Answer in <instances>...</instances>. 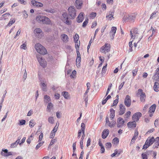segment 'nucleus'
Segmentation results:
<instances>
[{"label": "nucleus", "instance_id": "nucleus-7", "mask_svg": "<svg viewBox=\"0 0 159 159\" xmlns=\"http://www.w3.org/2000/svg\"><path fill=\"white\" fill-rule=\"evenodd\" d=\"M111 48V45L108 43H106L100 49V52L103 53H106L110 51Z\"/></svg>", "mask_w": 159, "mask_h": 159}, {"label": "nucleus", "instance_id": "nucleus-43", "mask_svg": "<svg viewBox=\"0 0 159 159\" xmlns=\"http://www.w3.org/2000/svg\"><path fill=\"white\" fill-rule=\"evenodd\" d=\"M48 122L51 124H53L54 122V120L52 117L50 116L48 118Z\"/></svg>", "mask_w": 159, "mask_h": 159}, {"label": "nucleus", "instance_id": "nucleus-40", "mask_svg": "<svg viewBox=\"0 0 159 159\" xmlns=\"http://www.w3.org/2000/svg\"><path fill=\"white\" fill-rule=\"evenodd\" d=\"M75 6L77 9H80V0H76Z\"/></svg>", "mask_w": 159, "mask_h": 159}, {"label": "nucleus", "instance_id": "nucleus-16", "mask_svg": "<svg viewBox=\"0 0 159 159\" xmlns=\"http://www.w3.org/2000/svg\"><path fill=\"white\" fill-rule=\"evenodd\" d=\"M117 28L116 27H112L111 31L110 32V36L111 39H113L116 33Z\"/></svg>", "mask_w": 159, "mask_h": 159}, {"label": "nucleus", "instance_id": "nucleus-55", "mask_svg": "<svg viewBox=\"0 0 159 159\" xmlns=\"http://www.w3.org/2000/svg\"><path fill=\"white\" fill-rule=\"evenodd\" d=\"M118 99H116V100H115L114 101L113 103L112 104V105L111 106L113 107L114 106H116L118 103Z\"/></svg>", "mask_w": 159, "mask_h": 159}, {"label": "nucleus", "instance_id": "nucleus-8", "mask_svg": "<svg viewBox=\"0 0 159 159\" xmlns=\"http://www.w3.org/2000/svg\"><path fill=\"white\" fill-rule=\"evenodd\" d=\"M81 130H80V136L82 134L81 139V141L80 142V145H83V141L85 137V124L84 123H82L81 125Z\"/></svg>", "mask_w": 159, "mask_h": 159}, {"label": "nucleus", "instance_id": "nucleus-14", "mask_svg": "<svg viewBox=\"0 0 159 159\" xmlns=\"http://www.w3.org/2000/svg\"><path fill=\"white\" fill-rule=\"evenodd\" d=\"M125 121L121 117L118 119L117 121V127L118 128H121L124 126Z\"/></svg>", "mask_w": 159, "mask_h": 159}, {"label": "nucleus", "instance_id": "nucleus-63", "mask_svg": "<svg viewBox=\"0 0 159 159\" xmlns=\"http://www.w3.org/2000/svg\"><path fill=\"white\" fill-rule=\"evenodd\" d=\"M148 105L146 104L144 106V107H143V112H145L146 111L147 109L148 108Z\"/></svg>", "mask_w": 159, "mask_h": 159}, {"label": "nucleus", "instance_id": "nucleus-1", "mask_svg": "<svg viewBox=\"0 0 159 159\" xmlns=\"http://www.w3.org/2000/svg\"><path fill=\"white\" fill-rule=\"evenodd\" d=\"M154 141L155 142L153 146V148H157L158 146L159 145V137H157L156 139H155L154 137H152L151 138L148 137L146 140L143 148L146 149L149 146L152 145Z\"/></svg>", "mask_w": 159, "mask_h": 159}, {"label": "nucleus", "instance_id": "nucleus-48", "mask_svg": "<svg viewBox=\"0 0 159 159\" xmlns=\"http://www.w3.org/2000/svg\"><path fill=\"white\" fill-rule=\"evenodd\" d=\"M96 16V12L92 13L89 16V17L91 19H93Z\"/></svg>", "mask_w": 159, "mask_h": 159}, {"label": "nucleus", "instance_id": "nucleus-25", "mask_svg": "<svg viewBox=\"0 0 159 159\" xmlns=\"http://www.w3.org/2000/svg\"><path fill=\"white\" fill-rule=\"evenodd\" d=\"M61 39L63 42H67L68 41V36L65 34H62L61 35Z\"/></svg>", "mask_w": 159, "mask_h": 159}, {"label": "nucleus", "instance_id": "nucleus-36", "mask_svg": "<svg viewBox=\"0 0 159 159\" xmlns=\"http://www.w3.org/2000/svg\"><path fill=\"white\" fill-rule=\"evenodd\" d=\"M15 22V20L13 19H11L10 21H9L7 25V26H11L12 24H13Z\"/></svg>", "mask_w": 159, "mask_h": 159}, {"label": "nucleus", "instance_id": "nucleus-13", "mask_svg": "<svg viewBox=\"0 0 159 159\" xmlns=\"http://www.w3.org/2000/svg\"><path fill=\"white\" fill-rule=\"evenodd\" d=\"M142 114L140 112L135 113L132 116V119L134 121H137L139 118L141 116Z\"/></svg>", "mask_w": 159, "mask_h": 159}, {"label": "nucleus", "instance_id": "nucleus-18", "mask_svg": "<svg viewBox=\"0 0 159 159\" xmlns=\"http://www.w3.org/2000/svg\"><path fill=\"white\" fill-rule=\"evenodd\" d=\"M126 108L125 106L122 104H120V111L119 112V114L120 115H122L125 112Z\"/></svg>", "mask_w": 159, "mask_h": 159}, {"label": "nucleus", "instance_id": "nucleus-52", "mask_svg": "<svg viewBox=\"0 0 159 159\" xmlns=\"http://www.w3.org/2000/svg\"><path fill=\"white\" fill-rule=\"evenodd\" d=\"M107 65L106 64L105 66H104L102 68V74L105 73L106 70V68L107 66Z\"/></svg>", "mask_w": 159, "mask_h": 159}, {"label": "nucleus", "instance_id": "nucleus-15", "mask_svg": "<svg viewBox=\"0 0 159 159\" xmlns=\"http://www.w3.org/2000/svg\"><path fill=\"white\" fill-rule=\"evenodd\" d=\"M138 93H141L140 95V100L141 102H144L145 98L146 97V95L143 92V90L141 89L138 90Z\"/></svg>", "mask_w": 159, "mask_h": 159}, {"label": "nucleus", "instance_id": "nucleus-56", "mask_svg": "<svg viewBox=\"0 0 159 159\" xmlns=\"http://www.w3.org/2000/svg\"><path fill=\"white\" fill-rule=\"evenodd\" d=\"M141 156L142 159H148L147 156L146 154L143 153L141 155Z\"/></svg>", "mask_w": 159, "mask_h": 159}, {"label": "nucleus", "instance_id": "nucleus-35", "mask_svg": "<svg viewBox=\"0 0 159 159\" xmlns=\"http://www.w3.org/2000/svg\"><path fill=\"white\" fill-rule=\"evenodd\" d=\"M113 14L114 12H110L109 13V15H107L106 17L109 20H111V17L113 18Z\"/></svg>", "mask_w": 159, "mask_h": 159}, {"label": "nucleus", "instance_id": "nucleus-10", "mask_svg": "<svg viewBox=\"0 0 159 159\" xmlns=\"http://www.w3.org/2000/svg\"><path fill=\"white\" fill-rule=\"evenodd\" d=\"M125 105L128 107H129L131 104V100L130 97L129 95H127L124 100Z\"/></svg>", "mask_w": 159, "mask_h": 159}, {"label": "nucleus", "instance_id": "nucleus-42", "mask_svg": "<svg viewBox=\"0 0 159 159\" xmlns=\"http://www.w3.org/2000/svg\"><path fill=\"white\" fill-rule=\"evenodd\" d=\"M35 122L34 120H31L30 121L29 126L30 127H33L35 125Z\"/></svg>", "mask_w": 159, "mask_h": 159}, {"label": "nucleus", "instance_id": "nucleus-30", "mask_svg": "<svg viewBox=\"0 0 159 159\" xmlns=\"http://www.w3.org/2000/svg\"><path fill=\"white\" fill-rule=\"evenodd\" d=\"M53 105L51 102L48 103L47 107V111L50 112L52 108Z\"/></svg>", "mask_w": 159, "mask_h": 159}, {"label": "nucleus", "instance_id": "nucleus-57", "mask_svg": "<svg viewBox=\"0 0 159 159\" xmlns=\"http://www.w3.org/2000/svg\"><path fill=\"white\" fill-rule=\"evenodd\" d=\"M43 134L41 133L39 137V139L38 141V142H40L43 139Z\"/></svg>", "mask_w": 159, "mask_h": 159}, {"label": "nucleus", "instance_id": "nucleus-3", "mask_svg": "<svg viewBox=\"0 0 159 159\" xmlns=\"http://www.w3.org/2000/svg\"><path fill=\"white\" fill-rule=\"evenodd\" d=\"M34 48L37 52L41 54L44 55L47 53V51L45 48L39 43L36 44Z\"/></svg>", "mask_w": 159, "mask_h": 159}, {"label": "nucleus", "instance_id": "nucleus-29", "mask_svg": "<svg viewBox=\"0 0 159 159\" xmlns=\"http://www.w3.org/2000/svg\"><path fill=\"white\" fill-rule=\"evenodd\" d=\"M62 94L66 99H68L70 98L69 93L68 92L63 91L62 93Z\"/></svg>", "mask_w": 159, "mask_h": 159}, {"label": "nucleus", "instance_id": "nucleus-31", "mask_svg": "<svg viewBox=\"0 0 159 159\" xmlns=\"http://www.w3.org/2000/svg\"><path fill=\"white\" fill-rule=\"evenodd\" d=\"M83 99L85 102V106L86 107L88 103V94H86V93H84L83 96Z\"/></svg>", "mask_w": 159, "mask_h": 159}, {"label": "nucleus", "instance_id": "nucleus-22", "mask_svg": "<svg viewBox=\"0 0 159 159\" xmlns=\"http://www.w3.org/2000/svg\"><path fill=\"white\" fill-rule=\"evenodd\" d=\"M42 23L46 25H49L51 23L50 19L48 17L44 16L43 17Z\"/></svg>", "mask_w": 159, "mask_h": 159}, {"label": "nucleus", "instance_id": "nucleus-17", "mask_svg": "<svg viewBox=\"0 0 159 159\" xmlns=\"http://www.w3.org/2000/svg\"><path fill=\"white\" fill-rule=\"evenodd\" d=\"M153 77L154 80L157 81H159V67L156 69Z\"/></svg>", "mask_w": 159, "mask_h": 159}, {"label": "nucleus", "instance_id": "nucleus-12", "mask_svg": "<svg viewBox=\"0 0 159 159\" xmlns=\"http://www.w3.org/2000/svg\"><path fill=\"white\" fill-rule=\"evenodd\" d=\"M37 58L40 66L43 68L45 67L47 65L46 61L43 59L42 57H40L37 56Z\"/></svg>", "mask_w": 159, "mask_h": 159}, {"label": "nucleus", "instance_id": "nucleus-37", "mask_svg": "<svg viewBox=\"0 0 159 159\" xmlns=\"http://www.w3.org/2000/svg\"><path fill=\"white\" fill-rule=\"evenodd\" d=\"M119 142V139L117 137L115 138L113 140V143L114 144H118Z\"/></svg>", "mask_w": 159, "mask_h": 159}, {"label": "nucleus", "instance_id": "nucleus-32", "mask_svg": "<svg viewBox=\"0 0 159 159\" xmlns=\"http://www.w3.org/2000/svg\"><path fill=\"white\" fill-rule=\"evenodd\" d=\"M44 101L46 103H48L51 100L50 98L47 95H44Z\"/></svg>", "mask_w": 159, "mask_h": 159}, {"label": "nucleus", "instance_id": "nucleus-27", "mask_svg": "<svg viewBox=\"0 0 159 159\" xmlns=\"http://www.w3.org/2000/svg\"><path fill=\"white\" fill-rule=\"evenodd\" d=\"M127 125L128 127L129 128L135 127L136 125L135 122L134 121L132 122H129Z\"/></svg>", "mask_w": 159, "mask_h": 159}, {"label": "nucleus", "instance_id": "nucleus-51", "mask_svg": "<svg viewBox=\"0 0 159 159\" xmlns=\"http://www.w3.org/2000/svg\"><path fill=\"white\" fill-rule=\"evenodd\" d=\"M18 1L21 4L25 5L26 4V0H18Z\"/></svg>", "mask_w": 159, "mask_h": 159}, {"label": "nucleus", "instance_id": "nucleus-41", "mask_svg": "<svg viewBox=\"0 0 159 159\" xmlns=\"http://www.w3.org/2000/svg\"><path fill=\"white\" fill-rule=\"evenodd\" d=\"M89 20L88 18H86L85 20L83 22L82 27L83 28H84L86 27L88 23Z\"/></svg>", "mask_w": 159, "mask_h": 159}, {"label": "nucleus", "instance_id": "nucleus-6", "mask_svg": "<svg viewBox=\"0 0 159 159\" xmlns=\"http://www.w3.org/2000/svg\"><path fill=\"white\" fill-rule=\"evenodd\" d=\"M69 15L70 16L71 19L75 18L76 16V11L74 6L70 7L68 9Z\"/></svg>", "mask_w": 159, "mask_h": 159}, {"label": "nucleus", "instance_id": "nucleus-34", "mask_svg": "<svg viewBox=\"0 0 159 159\" xmlns=\"http://www.w3.org/2000/svg\"><path fill=\"white\" fill-rule=\"evenodd\" d=\"M41 86L42 89L43 91L45 92L47 91V85L44 83H41Z\"/></svg>", "mask_w": 159, "mask_h": 159}, {"label": "nucleus", "instance_id": "nucleus-59", "mask_svg": "<svg viewBox=\"0 0 159 159\" xmlns=\"http://www.w3.org/2000/svg\"><path fill=\"white\" fill-rule=\"evenodd\" d=\"M131 112L129 111H128L127 112V113L125 114V116H126L127 118L129 117L130 115L131 114Z\"/></svg>", "mask_w": 159, "mask_h": 159}, {"label": "nucleus", "instance_id": "nucleus-33", "mask_svg": "<svg viewBox=\"0 0 159 159\" xmlns=\"http://www.w3.org/2000/svg\"><path fill=\"white\" fill-rule=\"evenodd\" d=\"M43 11L51 13H54L55 12V10L52 8H50L48 9H44Z\"/></svg>", "mask_w": 159, "mask_h": 159}, {"label": "nucleus", "instance_id": "nucleus-20", "mask_svg": "<svg viewBox=\"0 0 159 159\" xmlns=\"http://www.w3.org/2000/svg\"><path fill=\"white\" fill-rule=\"evenodd\" d=\"M31 3L33 6L37 7H42L43 6L42 3L38 2L35 0H32L31 1Z\"/></svg>", "mask_w": 159, "mask_h": 159}, {"label": "nucleus", "instance_id": "nucleus-53", "mask_svg": "<svg viewBox=\"0 0 159 159\" xmlns=\"http://www.w3.org/2000/svg\"><path fill=\"white\" fill-rule=\"evenodd\" d=\"M55 133L51 131L50 135V138L53 139L55 136Z\"/></svg>", "mask_w": 159, "mask_h": 159}, {"label": "nucleus", "instance_id": "nucleus-9", "mask_svg": "<svg viewBox=\"0 0 159 159\" xmlns=\"http://www.w3.org/2000/svg\"><path fill=\"white\" fill-rule=\"evenodd\" d=\"M34 33L36 35H38V37L41 39L43 36V33L42 30L40 28H36L34 31Z\"/></svg>", "mask_w": 159, "mask_h": 159}, {"label": "nucleus", "instance_id": "nucleus-5", "mask_svg": "<svg viewBox=\"0 0 159 159\" xmlns=\"http://www.w3.org/2000/svg\"><path fill=\"white\" fill-rule=\"evenodd\" d=\"M62 18L63 21L65 23L68 25H71V20L69 18L66 12H64L62 13Z\"/></svg>", "mask_w": 159, "mask_h": 159}, {"label": "nucleus", "instance_id": "nucleus-2", "mask_svg": "<svg viewBox=\"0 0 159 159\" xmlns=\"http://www.w3.org/2000/svg\"><path fill=\"white\" fill-rule=\"evenodd\" d=\"M73 38L75 43V47L76 50L77 56V57L76 60V65L77 67H80V56H79V54H80V52L79 50L80 45H78L77 42L79 38V35L77 34H76L75 36L73 37Z\"/></svg>", "mask_w": 159, "mask_h": 159}, {"label": "nucleus", "instance_id": "nucleus-49", "mask_svg": "<svg viewBox=\"0 0 159 159\" xmlns=\"http://www.w3.org/2000/svg\"><path fill=\"white\" fill-rule=\"evenodd\" d=\"M111 147V144L110 143H107L106 144V148L109 149Z\"/></svg>", "mask_w": 159, "mask_h": 159}, {"label": "nucleus", "instance_id": "nucleus-44", "mask_svg": "<svg viewBox=\"0 0 159 159\" xmlns=\"http://www.w3.org/2000/svg\"><path fill=\"white\" fill-rule=\"evenodd\" d=\"M10 15V14L9 13H6L2 15V19L5 20L7 18V16H9Z\"/></svg>", "mask_w": 159, "mask_h": 159}, {"label": "nucleus", "instance_id": "nucleus-61", "mask_svg": "<svg viewBox=\"0 0 159 159\" xmlns=\"http://www.w3.org/2000/svg\"><path fill=\"white\" fill-rule=\"evenodd\" d=\"M17 145V144L15 142L11 144V148H14L16 147Z\"/></svg>", "mask_w": 159, "mask_h": 159}, {"label": "nucleus", "instance_id": "nucleus-64", "mask_svg": "<svg viewBox=\"0 0 159 159\" xmlns=\"http://www.w3.org/2000/svg\"><path fill=\"white\" fill-rule=\"evenodd\" d=\"M61 112L57 111L56 112V116L57 118H60L61 117Z\"/></svg>", "mask_w": 159, "mask_h": 159}, {"label": "nucleus", "instance_id": "nucleus-47", "mask_svg": "<svg viewBox=\"0 0 159 159\" xmlns=\"http://www.w3.org/2000/svg\"><path fill=\"white\" fill-rule=\"evenodd\" d=\"M44 142H39L36 146L35 149L36 150L38 149L44 143Z\"/></svg>", "mask_w": 159, "mask_h": 159}, {"label": "nucleus", "instance_id": "nucleus-39", "mask_svg": "<svg viewBox=\"0 0 159 159\" xmlns=\"http://www.w3.org/2000/svg\"><path fill=\"white\" fill-rule=\"evenodd\" d=\"M122 152V150L116 149L115 150L114 152L116 154V156L118 157L121 152Z\"/></svg>", "mask_w": 159, "mask_h": 159}, {"label": "nucleus", "instance_id": "nucleus-45", "mask_svg": "<svg viewBox=\"0 0 159 159\" xmlns=\"http://www.w3.org/2000/svg\"><path fill=\"white\" fill-rule=\"evenodd\" d=\"M27 44L26 42L23 43L20 46V48L21 49L25 50L27 48Z\"/></svg>", "mask_w": 159, "mask_h": 159}, {"label": "nucleus", "instance_id": "nucleus-46", "mask_svg": "<svg viewBox=\"0 0 159 159\" xmlns=\"http://www.w3.org/2000/svg\"><path fill=\"white\" fill-rule=\"evenodd\" d=\"M76 74V71L74 70L71 73V74L70 75V77L71 78H74L75 77V75Z\"/></svg>", "mask_w": 159, "mask_h": 159}, {"label": "nucleus", "instance_id": "nucleus-24", "mask_svg": "<svg viewBox=\"0 0 159 159\" xmlns=\"http://www.w3.org/2000/svg\"><path fill=\"white\" fill-rule=\"evenodd\" d=\"M156 107V105L155 104L152 105L150 107L148 111V113H151L152 112L153 113L155 111V110Z\"/></svg>", "mask_w": 159, "mask_h": 159}, {"label": "nucleus", "instance_id": "nucleus-23", "mask_svg": "<svg viewBox=\"0 0 159 159\" xmlns=\"http://www.w3.org/2000/svg\"><path fill=\"white\" fill-rule=\"evenodd\" d=\"M109 134V131L107 129H105L102 132V137L105 139L107 138Z\"/></svg>", "mask_w": 159, "mask_h": 159}, {"label": "nucleus", "instance_id": "nucleus-62", "mask_svg": "<svg viewBox=\"0 0 159 159\" xmlns=\"http://www.w3.org/2000/svg\"><path fill=\"white\" fill-rule=\"evenodd\" d=\"M54 97L56 99H58L60 98V94L59 93H56L54 95Z\"/></svg>", "mask_w": 159, "mask_h": 159}, {"label": "nucleus", "instance_id": "nucleus-38", "mask_svg": "<svg viewBox=\"0 0 159 159\" xmlns=\"http://www.w3.org/2000/svg\"><path fill=\"white\" fill-rule=\"evenodd\" d=\"M8 150L7 149H2L1 152V155L5 157H6V155L7 153Z\"/></svg>", "mask_w": 159, "mask_h": 159}, {"label": "nucleus", "instance_id": "nucleus-50", "mask_svg": "<svg viewBox=\"0 0 159 159\" xmlns=\"http://www.w3.org/2000/svg\"><path fill=\"white\" fill-rule=\"evenodd\" d=\"M20 125H23L25 124L26 122L25 120H19Z\"/></svg>", "mask_w": 159, "mask_h": 159}, {"label": "nucleus", "instance_id": "nucleus-4", "mask_svg": "<svg viewBox=\"0 0 159 159\" xmlns=\"http://www.w3.org/2000/svg\"><path fill=\"white\" fill-rule=\"evenodd\" d=\"M130 35L131 36V39L133 40L138 38L139 33L138 32L137 29L136 28H133L130 30Z\"/></svg>", "mask_w": 159, "mask_h": 159}, {"label": "nucleus", "instance_id": "nucleus-54", "mask_svg": "<svg viewBox=\"0 0 159 159\" xmlns=\"http://www.w3.org/2000/svg\"><path fill=\"white\" fill-rule=\"evenodd\" d=\"M110 114H112L113 116H115V111L114 110L113 108H111L110 109Z\"/></svg>", "mask_w": 159, "mask_h": 159}, {"label": "nucleus", "instance_id": "nucleus-58", "mask_svg": "<svg viewBox=\"0 0 159 159\" xmlns=\"http://www.w3.org/2000/svg\"><path fill=\"white\" fill-rule=\"evenodd\" d=\"M58 128V125L57 126V125H56L54 127L52 131L53 132H56L57 130V129Z\"/></svg>", "mask_w": 159, "mask_h": 159}, {"label": "nucleus", "instance_id": "nucleus-26", "mask_svg": "<svg viewBox=\"0 0 159 159\" xmlns=\"http://www.w3.org/2000/svg\"><path fill=\"white\" fill-rule=\"evenodd\" d=\"M44 17V16L41 15H38L36 16V20L37 21H38L39 23H42Z\"/></svg>", "mask_w": 159, "mask_h": 159}, {"label": "nucleus", "instance_id": "nucleus-11", "mask_svg": "<svg viewBox=\"0 0 159 159\" xmlns=\"http://www.w3.org/2000/svg\"><path fill=\"white\" fill-rule=\"evenodd\" d=\"M106 124H108V125L110 127H113L115 125L116 122L115 121L112 120L110 122L109 120V117L108 116L106 118Z\"/></svg>", "mask_w": 159, "mask_h": 159}, {"label": "nucleus", "instance_id": "nucleus-60", "mask_svg": "<svg viewBox=\"0 0 159 159\" xmlns=\"http://www.w3.org/2000/svg\"><path fill=\"white\" fill-rule=\"evenodd\" d=\"M97 25V23L96 21H94L92 24V25L91 26V28H93L95 26H96Z\"/></svg>", "mask_w": 159, "mask_h": 159}, {"label": "nucleus", "instance_id": "nucleus-19", "mask_svg": "<svg viewBox=\"0 0 159 159\" xmlns=\"http://www.w3.org/2000/svg\"><path fill=\"white\" fill-rule=\"evenodd\" d=\"M135 19V16L133 15H130L128 17L125 16L123 18V21L124 22L125 21H132L134 20Z\"/></svg>", "mask_w": 159, "mask_h": 159}, {"label": "nucleus", "instance_id": "nucleus-28", "mask_svg": "<svg viewBox=\"0 0 159 159\" xmlns=\"http://www.w3.org/2000/svg\"><path fill=\"white\" fill-rule=\"evenodd\" d=\"M154 90L156 92H158L159 90V84L157 82H155L153 86Z\"/></svg>", "mask_w": 159, "mask_h": 159}, {"label": "nucleus", "instance_id": "nucleus-21", "mask_svg": "<svg viewBox=\"0 0 159 159\" xmlns=\"http://www.w3.org/2000/svg\"><path fill=\"white\" fill-rule=\"evenodd\" d=\"M139 133L137 130L135 129L134 131V133L131 141V143H134L136 139L137 138Z\"/></svg>", "mask_w": 159, "mask_h": 159}]
</instances>
